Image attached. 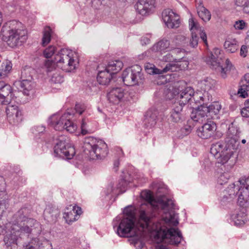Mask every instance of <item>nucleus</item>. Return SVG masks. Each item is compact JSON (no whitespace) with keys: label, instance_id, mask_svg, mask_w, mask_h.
Here are the masks:
<instances>
[{"label":"nucleus","instance_id":"nucleus-1","mask_svg":"<svg viewBox=\"0 0 249 249\" xmlns=\"http://www.w3.org/2000/svg\"><path fill=\"white\" fill-rule=\"evenodd\" d=\"M172 199L165 196L158 198L155 207L142 204L138 212V221L135 224V213L132 206L126 207L124 214L117 216L113 226L121 237L142 238L150 233L154 238L172 245H177L182 239L178 229L173 228L178 223V216L173 209Z\"/></svg>","mask_w":249,"mask_h":249},{"label":"nucleus","instance_id":"nucleus-2","mask_svg":"<svg viewBox=\"0 0 249 249\" xmlns=\"http://www.w3.org/2000/svg\"><path fill=\"white\" fill-rule=\"evenodd\" d=\"M240 131L236 122H232L227 132L226 142L224 145L217 142L212 145L210 152L217 159L218 163L224 164L228 163L231 167L235 162V153L239 145V138Z\"/></svg>","mask_w":249,"mask_h":249},{"label":"nucleus","instance_id":"nucleus-3","mask_svg":"<svg viewBox=\"0 0 249 249\" xmlns=\"http://www.w3.org/2000/svg\"><path fill=\"white\" fill-rule=\"evenodd\" d=\"M2 39L8 45L14 48L21 46L27 39V32L22 27L20 22L10 21L4 25L1 31Z\"/></svg>","mask_w":249,"mask_h":249},{"label":"nucleus","instance_id":"nucleus-4","mask_svg":"<svg viewBox=\"0 0 249 249\" xmlns=\"http://www.w3.org/2000/svg\"><path fill=\"white\" fill-rule=\"evenodd\" d=\"M27 211L26 208H22L18 211V223L12 225L11 234L9 237H5V242L7 241L10 244H17L18 236L22 234L30 233L33 227L36 228L39 226V224L36 220L28 218L24 215Z\"/></svg>","mask_w":249,"mask_h":249},{"label":"nucleus","instance_id":"nucleus-5","mask_svg":"<svg viewBox=\"0 0 249 249\" xmlns=\"http://www.w3.org/2000/svg\"><path fill=\"white\" fill-rule=\"evenodd\" d=\"M83 147L85 154L92 160L104 158L108 153L107 146L105 142L93 137L86 138Z\"/></svg>","mask_w":249,"mask_h":249},{"label":"nucleus","instance_id":"nucleus-6","mask_svg":"<svg viewBox=\"0 0 249 249\" xmlns=\"http://www.w3.org/2000/svg\"><path fill=\"white\" fill-rule=\"evenodd\" d=\"M54 63L57 67L67 72H71L75 70L79 63L77 54L71 50L61 49L55 54Z\"/></svg>","mask_w":249,"mask_h":249},{"label":"nucleus","instance_id":"nucleus-7","mask_svg":"<svg viewBox=\"0 0 249 249\" xmlns=\"http://www.w3.org/2000/svg\"><path fill=\"white\" fill-rule=\"evenodd\" d=\"M223 58L221 50L216 48L209 54L206 61L212 69L219 72L222 78H225L227 72L231 69L232 66L228 59H226L225 63H223Z\"/></svg>","mask_w":249,"mask_h":249},{"label":"nucleus","instance_id":"nucleus-8","mask_svg":"<svg viewBox=\"0 0 249 249\" xmlns=\"http://www.w3.org/2000/svg\"><path fill=\"white\" fill-rule=\"evenodd\" d=\"M247 180V178H244L238 180L236 184L230 185L223 192L229 196V201H231L236 195H238L237 202L239 205L243 206L249 199V187L246 183L243 182Z\"/></svg>","mask_w":249,"mask_h":249},{"label":"nucleus","instance_id":"nucleus-9","mask_svg":"<svg viewBox=\"0 0 249 249\" xmlns=\"http://www.w3.org/2000/svg\"><path fill=\"white\" fill-rule=\"evenodd\" d=\"M72 114L69 111H67L62 115L59 113L54 114L48 119L49 125L58 131L66 130L70 133H73L77 129V125L71 121Z\"/></svg>","mask_w":249,"mask_h":249},{"label":"nucleus","instance_id":"nucleus-10","mask_svg":"<svg viewBox=\"0 0 249 249\" xmlns=\"http://www.w3.org/2000/svg\"><path fill=\"white\" fill-rule=\"evenodd\" d=\"M75 153L74 148L70 143L68 138L64 135L59 136L54 147L55 156L71 159Z\"/></svg>","mask_w":249,"mask_h":249},{"label":"nucleus","instance_id":"nucleus-11","mask_svg":"<svg viewBox=\"0 0 249 249\" xmlns=\"http://www.w3.org/2000/svg\"><path fill=\"white\" fill-rule=\"evenodd\" d=\"M143 78L141 67L138 65L126 69L122 74L124 84L128 86L139 84Z\"/></svg>","mask_w":249,"mask_h":249},{"label":"nucleus","instance_id":"nucleus-12","mask_svg":"<svg viewBox=\"0 0 249 249\" xmlns=\"http://www.w3.org/2000/svg\"><path fill=\"white\" fill-rule=\"evenodd\" d=\"M144 68L145 71L148 74H159V78L163 79L161 83H164L167 82V79L165 78L164 75L161 74H162L163 73H166L169 71H175L177 70L178 67L175 64L168 63L166 65L164 69L162 70H160L156 68L154 65L147 63L145 64Z\"/></svg>","mask_w":249,"mask_h":249},{"label":"nucleus","instance_id":"nucleus-13","mask_svg":"<svg viewBox=\"0 0 249 249\" xmlns=\"http://www.w3.org/2000/svg\"><path fill=\"white\" fill-rule=\"evenodd\" d=\"M162 18L169 28H177L180 24L178 15L170 9H166L162 13Z\"/></svg>","mask_w":249,"mask_h":249},{"label":"nucleus","instance_id":"nucleus-14","mask_svg":"<svg viewBox=\"0 0 249 249\" xmlns=\"http://www.w3.org/2000/svg\"><path fill=\"white\" fill-rule=\"evenodd\" d=\"M7 118L11 124H17L22 120L21 110L16 105L8 104L5 110Z\"/></svg>","mask_w":249,"mask_h":249},{"label":"nucleus","instance_id":"nucleus-15","mask_svg":"<svg viewBox=\"0 0 249 249\" xmlns=\"http://www.w3.org/2000/svg\"><path fill=\"white\" fill-rule=\"evenodd\" d=\"M12 91V88L9 85L0 82V107L7 105L11 103L13 97Z\"/></svg>","mask_w":249,"mask_h":249},{"label":"nucleus","instance_id":"nucleus-16","mask_svg":"<svg viewBox=\"0 0 249 249\" xmlns=\"http://www.w3.org/2000/svg\"><path fill=\"white\" fill-rule=\"evenodd\" d=\"M81 213L82 209L80 207L71 205L65 209L63 217L66 222L70 224L77 220Z\"/></svg>","mask_w":249,"mask_h":249},{"label":"nucleus","instance_id":"nucleus-17","mask_svg":"<svg viewBox=\"0 0 249 249\" xmlns=\"http://www.w3.org/2000/svg\"><path fill=\"white\" fill-rule=\"evenodd\" d=\"M181 105L175 103L172 106L168 120L173 123H178L184 119V112Z\"/></svg>","mask_w":249,"mask_h":249},{"label":"nucleus","instance_id":"nucleus-18","mask_svg":"<svg viewBox=\"0 0 249 249\" xmlns=\"http://www.w3.org/2000/svg\"><path fill=\"white\" fill-rule=\"evenodd\" d=\"M216 129L215 124L210 121L205 123L197 130V135L201 138L207 139L212 136Z\"/></svg>","mask_w":249,"mask_h":249},{"label":"nucleus","instance_id":"nucleus-19","mask_svg":"<svg viewBox=\"0 0 249 249\" xmlns=\"http://www.w3.org/2000/svg\"><path fill=\"white\" fill-rule=\"evenodd\" d=\"M154 0H139L135 7L139 14L142 16H146L154 8Z\"/></svg>","mask_w":249,"mask_h":249},{"label":"nucleus","instance_id":"nucleus-20","mask_svg":"<svg viewBox=\"0 0 249 249\" xmlns=\"http://www.w3.org/2000/svg\"><path fill=\"white\" fill-rule=\"evenodd\" d=\"M204 107V104L198 107L197 108L193 110L191 114V119L195 122L203 123L210 120Z\"/></svg>","mask_w":249,"mask_h":249},{"label":"nucleus","instance_id":"nucleus-21","mask_svg":"<svg viewBox=\"0 0 249 249\" xmlns=\"http://www.w3.org/2000/svg\"><path fill=\"white\" fill-rule=\"evenodd\" d=\"M162 59L164 61L170 62V64H175L178 67L176 71L185 69L189 65L188 61L184 60L183 56L180 58H174L173 55L170 53L164 55Z\"/></svg>","mask_w":249,"mask_h":249},{"label":"nucleus","instance_id":"nucleus-22","mask_svg":"<svg viewBox=\"0 0 249 249\" xmlns=\"http://www.w3.org/2000/svg\"><path fill=\"white\" fill-rule=\"evenodd\" d=\"M126 94L123 88H116L112 89L108 93L107 98L110 102L116 104L123 100Z\"/></svg>","mask_w":249,"mask_h":249},{"label":"nucleus","instance_id":"nucleus-23","mask_svg":"<svg viewBox=\"0 0 249 249\" xmlns=\"http://www.w3.org/2000/svg\"><path fill=\"white\" fill-rule=\"evenodd\" d=\"M194 95V89L191 87H187L177 95V103L183 107L192 99Z\"/></svg>","mask_w":249,"mask_h":249},{"label":"nucleus","instance_id":"nucleus-24","mask_svg":"<svg viewBox=\"0 0 249 249\" xmlns=\"http://www.w3.org/2000/svg\"><path fill=\"white\" fill-rule=\"evenodd\" d=\"M175 48L174 44L167 39H162L155 44L151 48L153 52H165L171 51Z\"/></svg>","mask_w":249,"mask_h":249},{"label":"nucleus","instance_id":"nucleus-25","mask_svg":"<svg viewBox=\"0 0 249 249\" xmlns=\"http://www.w3.org/2000/svg\"><path fill=\"white\" fill-rule=\"evenodd\" d=\"M190 30L192 32V38L190 40V45L193 47H196L198 44V37L196 31H200L199 25L195 21L194 18H191L189 20Z\"/></svg>","mask_w":249,"mask_h":249},{"label":"nucleus","instance_id":"nucleus-26","mask_svg":"<svg viewBox=\"0 0 249 249\" xmlns=\"http://www.w3.org/2000/svg\"><path fill=\"white\" fill-rule=\"evenodd\" d=\"M158 115V111L156 110L149 109L146 112L144 119V124L146 127L152 128L156 125Z\"/></svg>","mask_w":249,"mask_h":249},{"label":"nucleus","instance_id":"nucleus-27","mask_svg":"<svg viewBox=\"0 0 249 249\" xmlns=\"http://www.w3.org/2000/svg\"><path fill=\"white\" fill-rule=\"evenodd\" d=\"M32 75H28V79L21 80L18 82L17 84L20 87L24 95H28L29 92L33 89L34 86V83L32 81Z\"/></svg>","mask_w":249,"mask_h":249},{"label":"nucleus","instance_id":"nucleus-28","mask_svg":"<svg viewBox=\"0 0 249 249\" xmlns=\"http://www.w3.org/2000/svg\"><path fill=\"white\" fill-rule=\"evenodd\" d=\"M97 76V80L100 85H106L109 84L113 76L105 69L104 70H100Z\"/></svg>","mask_w":249,"mask_h":249},{"label":"nucleus","instance_id":"nucleus-29","mask_svg":"<svg viewBox=\"0 0 249 249\" xmlns=\"http://www.w3.org/2000/svg\"><path fill=\"white\" fill-rule=\"evenodd\" d=\"M196 2L198 16L205 22L209 21L211 18L210 12L202 5L201 0H196Z\"/></svg>","mask_w":249,"mask_h":249},{"label":"nucleus","instance_id":"nucleus-30","mask_svg":"<svg viewBox=\"0 0 249 249\" xmlns=\"http://www.w3.org/2000/svg\"><path fill=\"white\" fill-rule=\"evenodd\" d=\"M44 214L48 221L54 222L59 215V211L55 207L48 206L45 209Z\"/></svg>","mask_w":249,"mask_h":249},{"label":"nucleus","instance_id":"nucleus-31","mask_svg":"<svg viewBox=\"0 0 249 249\" xmlns=\"http://www.w3.org/2000/svg\"><path fill=\"white\" fill-rule=\"evenodd\" d=\"M123 67V62L120 60H116L109 61L105 69L113 76L121 71Z\"/></svg>","mask_w":249,"mask_h":249},{"label":"nucleus","instance_id":"nucleus-32","mask_svg":"<svg viewBox=\"0 0 249 249\" xmlns=\"http://www.w3.org/2000/svg\"><path fill=\"white\" fill-rule=\"evenodd\" d=\"M204 107L207 109L206 111L210 119H212L219 112L221 108V106L218 102H215L212 103L209 106L204 105Z\"/></svg>","mask_w":249,"mask_h":249},{"label":"nucleus","instance_id":"nucleus-33","mask_svg":"<svg viewBox=\"0 0 249 249\" xmlns=\"http://www.w3.org/2000/svg\"><path fill=\"white\" fill-rule=\"evenodd\" d=\"M216 81L210 77H207L200 83L202 89L205 91H208L210 89H213L216 85Z\"/></svg>","mask_w":249,"mask_h":249},{"label":"nucleus","instance_id":"nucleus-34","mask_svg":"<svg viewBox=\"0 0 249 249\" xmlns=\"http://www.w3.org/2000/svg\"><path fill=\"white\" fill-rule=\"evenodd\" d=\"M231 219L233 224L235 226H241L244 224L246 219V214L242 212H239L231 216Z\"/></svg>","mask_w":249,"mask_h":249},{"label":"nucleus","instance_id":"nucleus-35","mask_svg":"<svg viewBox=\"0 0 249 249\" xmlns=\"http://www.w3.org/2000/svg\"><path fill=\"white\" fill-rule=\"evenodd\" d=\"M224 46L230 53H235L238 49V42L235 39H228L224 43Z\"/></svg>","mask_w":249,"mask_h":249},{"label":"nucleus","instance_id":"nucleus-36","mask_svg":"<svg viewBox=\"0 0 249 249\" xmlns=\"http://www.w3.org/2000/svg\"><path fill=\"white\" fill-rule=\"evenodd\" d=\"M12 69V64L10 62L6 61L3 62L0 69V77L1 78H4L7 76Z\"/></svg>","mask_w":249,"mask_h":249},{"label":"nucleus","instance_id":"nucleus-37","mask_svg":"<svg viewBox=\"0 0 249 249\" xmlns=\"http://www.w3.org/2000/svg\"><path fill=\"white\" fill-rule=\"evenodd\" d=\"M52 30L49 27L44 28L43 37L42 39V44L43 46L47 45L51 41Z\"/></svg>","mask_w":249,"mask_h":249},{"label":"nucleus","instance_id":"nucleus-38","mask_svg":"<svg viewBox=\"0 0 249 249\" xmlns=\"http://www.w3.org/2000/svg\"><path fill=\"white\" fill-rule=\"evenodd\" d=\"M249 91V83H243L241 81L240 83V88L238 91V94L243 98H246L248 96V91Z\"/></svg>","mask_w":249,"mask_h":249},{"label":"nucleus","instance_id":"nucleus-39","mask_svg":"<svg viewBox=\"0 0 249 249\" xmlns=\"http://www.w3.org/2000/svg\"><path fill=\"white\" fill-rule=\"evenodd\" d=\"M142 197L145 199L147 202V204L144 205H151L152 206L154 205V200L151 192L149 191H143L141 193Z\"/></svg>","mask_w":249,"mask_h":249},{"label":"nucleus","instance_id":"nucleus-40","mask_svg":"<svg viewBox=\"0 0 249 249\" xmlns=\"http://www.w3.org/2000/svg\"><path fill=\"white\" fill-rule=\"evenodd\" d=\"M185 40L186 38L184 36L181 35H176L172 39L171 43L174 44L175 47H179L185 43Z\"/></svg>","mask_w":249,"mask_h":249},{"label":"nucleus","instance_id":"nucleus-41","mask_svg":"<svg viewBox=\"0 0 249 249\" xmlns=\"http://www.w3.org/2000/svg\"><path fill=\"white\" fill-rule=\"evenodd\" d=\"M50 80L52 83L60 84L64 81V79L59 73L55 72L53 74Z\"/></svg>","mask_w":249,"mask_h":249},{"label":"nucleus","instance_id":"nucleus-42","mask_svg":"<svg viewBox=\"0 0 249 249\" xmlns=\"http://www.w3.org/2000/svg\"><path fill=\"white\" fill-rule=\"evenodd\" d=\"M55 51V47L54 46H50L44 51V55L46 58H50L54 53Z\"/></svg>","mask_w":249,"mask_h":249},{"label":"nucleus","instance_id":"nucleus-43","mask_svg":"<svg viewBox=\"0 0 249 249\" xmlns=\"http://www.w3.org/2000/svg\"><path fill=\"white\" fill-rule=\"evenodd\" d=\"M129 182L124 179H121L117 185V189H119L122 193L124 192Z\"/></svg>","mask_w":249,"mask_h":249},{"label":"nucleus","instance_id":"nucleus-44","mask_svg":"<svg viewBox=\"0 0 249 249\" xmlns=\"http://www.w3.org/2000/svg\"><path fill=\"white\" fill-rule=\"evenodd\" d=\"M45 127L43 125L35 126L32 129V133L36 136L44 132Z\"/></svg>","mask_w":249,"mask_h":249},{"label":"nucleus","instance_id":"nucleus-45","mask_svg":"<svg viewBox=\"0 0 249 249\" xmlns=\"http://www.w3.org/2000/svg\"><path fill=\"white\" fill-rule=\"evenodd\" d=\"M171 51H172L173 53L176 54L178 56L176 57V58H180L182 56L184 57L185 55V52L184 50L179 48L178 47L175 46V48Z\"/></svg>","mask_w":249,"mask_h":249},{"label":"nucleus","instance_id":"nucleus-46","mask_svg":"<svg viewBox=\"0 0 249 249\" xmlns=\"http://www.w3.org/2000/svg\"><path fill=\"white\" fill-rule=\"evenodd\" d=\"M87 107L84 104L78 103L75 105V109L77 113L81 115L86 110Z\"/></svg>","mask_w":249,"mask_h":249},{"label":"nucleus","instance_id":"nucleus-47","mask_svg":"<svg viewBox=\"0 0 249 249\" xmlns=\"http://www.w3.org/2000/svg\"><path fill=\"white\" fill-rule=\"evenodd\" d=\"M81 133L83 135H86L90 133V130L88 129L87 122L85 119H83L82 121L81 124Z\"/></svg>","mask_w":249,"mask_h":249},{"label":"nucleus","instance_id":"nucleus-48","mask_svg":"<svg viewBox=\"0 0 249 249\" xmlns=\"http://www.w3.org/2000/svg\"><path fill=\"white\" fill-rule=\"evenodd\" d=\"M246 23L243 20H240L235 22L234 27L237 30H244L246 28Z\"/></svg>","mask_w":249,"mask_h":249},{"label":"nucleus","instance_id":"nucleus-49","mask_svg":"<svg viewBox=\"0 0 249 249\" xmlns=\"http://www.w3.org/2000/svg\"><path fill=\"white\" fill-rule=\"evenodd\" d=\"M30 70V69H24L21 71V80L28 79V75H31Z\"/></svg>","mask_w":249,"mask_h":249},{"label":"nucleus","instance_id":"nucleus-50","mask_svg":"<svg viewBox=\"0 0 249 249\" xmlns=\"http://www.w3.org/2000/svg\"><path fill=\"white\" fill-rule=\"evenodd\" d=\"M151 36L150 35H146L141 37V42L142 45H147L150 43Z\"/></svg>","mask_w":249,"mask_h":249},{"label":"nucleus","instance_id":"nucleus-51","mask_svg":"<svg viewBox=\"0 0 249 249\" xmlns=\"http://www.w3.org/2000/svg\"><path fill=\"white\" fill-rule=\"evenodd\" d=\"M236 4L239 6H249V0H236Z\"/></svg>","mask_w":249,"mask_h":249},{"label":"nucleus","instance_id":"nucleus-52","mask_svg":"<svg viewBox=\"0 0 249 249\" xmlns=\"http://www.w3.org/2000/svg\"><path fill=\"white\" fill-rule=\"evenodd\" d=\"M248 48L246 45H242L240 49V55L243 57H245L248 53Z\"/></svg>","mask_w":249,"mask_h":249},{"label":"nucleus","instance_id":"nucleus-53","mask_svg":"<svg viewBox=\"0 0 249 249\" xmlns=\"http://www.w3.org/2000/svg\"><path fill=\"white\" fill-rule=\"evenodd\" d=\"M229 175L227 173L222 174L219 177L218 182L220 184H222L223 183L221 182L220 181L222 180L225 182H226L227 180L229 179Z\"/></svg>","mask_w":249,"mask_h":249},{"label":"nucleus","instance_id":"nucleus-54","mask_svg":"<svg viewBox=\"0 0 249 249\" xmlns=\"http://www.w3.org/2000/svg\"><path fill=\"white\" fill-rule=\"evenodd\" d=\"M180 131L183 133L184 135H187L191 131V127L189 125H186L182 127Z\"/></svg>","mask_w":249,"mask_h":249},{"label":"nucleus","instance_id":"nucleus-55","mask_svg":"<svg viewBox=\"0 0 249 249\" xmlns=\"http://www.w3.org/2000/svg\"><path fill=\"white\" fill-rule=\"evenodd\" d=\"M5 190V184L4 183L3 178L0 177V196L4 193Z\"/></svg>","mask_w":249,"mask_h":249},{"label":"nucleus","instance_id":"nucleus-56","mask_svg":"<svg viewBox=\"0 0 249 249\" xmlns=\"http://www.w3.org/2000/svg\"><path fill=\"white\" fill-rule=\"evenodd\" d=\"M229 196L226 195L225 194H224L222 199H221V203L223 205H226L228 203L230 202L231 201H229Z\"/></svg>","mask_w":249,"mask_h":249},{"label":"nucleus","instance_id":"nucleus-57","mask_svg":"<svg viewBox=\"0 0 249 249\" xmlns=\"http://www.w3.org/2000/svg\"><path fill=\"white\" fill-rule=\"evenodd\" d=\"M241 114L243 117H249V108L244 107L241 110Z\"/></svg>","mask_w":249,"mask_h":249},{"label":"nucleus","instance_id":"nucleus-58","mask_svg":"<svg viewBox=\"0 0 249 249\" xmlns=\"http://www.w3.org/2000/svg\"><path fill=\"white\" fill-rule=\"evenodd\" d=\"M199 30L200 31H196L197 32H199L200 34L201 39L203 41L206 45H207V36L205 32L201 31L200 27H199Z\"/></svg>","mask_w":249,"mask_h":249},{"label":"nucleus","instance_id":"nucleus-59","mask_svg":"<svg viewBox=\"0 0 249 249\" xmlns=\"http://www.w3.org/2000/svg\"><path fill=\"white\" fill-rule=\"evenodd\" d=\"M114 191V190L113 189V185L112 184H110L107 189V195H108L110 194H111L112 193H113Z\"/></svg>","mask_w":249,"mask_h":249},{"label":"nucleus","instance_id":"nucleus-60","mask_svg":"<svg viewBox=\"0 0 249 249\" xmlns=\"http://www.w3.org/2000/svg\"><path fill=\"white\" fill-rule=\"evenodd\" d=\"M241 81H243V83L245 82L249 83V73L245 74L244 78Z\"/></svg>","mask_w":249,"mask_h":249},{"label":"nucleus","instance_id":"nucleus-61","mask_svg":"<svg viewBox=\"0 0 249 249\" xmlns=\"http://www.w3.org/2000/svg\"><path fill=\"white\" fill-rule=\"evenodd\" d=\"M116 151L118 156L121 157L124 155L122 149L120 147H116Z\"/></svg>","mask_w":249,"mask_h":249},{"label":"nucleus","instance_id":"nucleus-62","mask_svg":"<svg viewBox=\"0 0 249 249\" xmlns=\"http://www.w3.org/2000/svg\"><path fill=\"white\" fill-rule=\"evenodd\" d=\"M120 164V161L119 160H115L114 162V169L115 171H117L118 167Z\"/></svg>","mask_w":249,"mask_h":249},{"label":"nucleus","instance_id":"nucleus-63","mask_svg":"<svg viewBox=\"0 0 249 249\" xmlns=\"http://www.w3.org/2000/svg\"><path fill=\"white\" fill-rule=\"evenodd\" d=\"M24 249H36V248L33 245L32 243L27 244Z\"/></svg>","mask_w":249,"mask_h":249},{"label":"nucleus","instance_id":"nucleus-64","mask_svg":"<svg viewBox=\"0 0 249 249\" xmlns=\"http://www.w3.org/2000/svg\"><path fill=\"white\" fill-rule=\"evenodd\" d=\"M246 46L249 48V35L246 38Z\"/></svg>","mask_w":249,"mask_h":249}]
</instances>
